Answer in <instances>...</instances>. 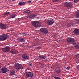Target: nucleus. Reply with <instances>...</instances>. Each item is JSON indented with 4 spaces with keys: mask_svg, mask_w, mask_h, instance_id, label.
I'll return each mask as SVG.
<instances>
[{
    "mask_svg": "<svg viewBox=\"0 0 79 79\" xmlns=\"http://www.w3.org/2000/svg\"><path fill=\"white\" fill-rule=\"evenodd\" d=\"M8 38V35L7 34H4L0 36V41H4Z\"/></svg>",
    "mask_w": 79,
    "mask_h": 79,
    "instance_id": "obj_1",
    "label": "nucleus"
},
{
    "mask_svg": "<svg viewBox=\"0 0 79 79\" xmlns=\"http://www.w3.org/2000/svg\"><path fill=\"white\" fill-rule=\"evenodd\" d=\"M14 68L15 69L19 70L20 69H22L23 67L19 63H15L14 65Z\"/></svg>",
    "mask_w": 79,
    "mask_h": 79,
    "instance_id": "obj_2",
    "label": "nucleus"
},
{
    "mask_svg": "<svg viewBox=\"0 0 79 79\" xmlns=\"http://www.w3.org/2000/svg\"><path fill=\"white\" fill-rule=\"evenodd\" d=\"M67 41L70 44H73L74 45H75L77 44L75 42V40H74L73 38H68L67 39Z\"/></svg>",
    "mask_w": 79,
    "mask_h": 79,
    "instance_id": "obj_3",
    "label": "nucleus"
},
{
    "mask_svg": "<svg viewBox=\"0 0 79 79\" xmlns=\"http://www.w3.org/2000/svg\"><path fill=\"white\" fill-rule=\"evenodd\" d=\"M32 25L35 27H38L40 26V23L38 21H34L32 22Z\"/></svg>",
    "mask_w": 79,
    "mask_h": 79,
    "instance_id": "obj_4",
    "label": "nucleus"
},
{
    "mask_svg": "<svg viewBox=\"0 0 79 79\" xmlns=\"http://www.w3.org/2000/svg\"><path fill=\"white\" fill-rule=\"evenodd\" d=\"M47 23L48 25H52V24H54L53 19H48L47 21Z\"/></svg>",
    "mask_w": 79,
    "mask_h": 79,
    "instance_id": "obj_5",
    "label": "nucleus"
},
{
    "mask_svg": "<svg viewBox=\"0 0 79 79\" xmlns=\"http://www.w3.org/2000/svg\"><path fill=\"white\" fill-rule=\"evenodd\" d=\"M10 47L9 46H6L2 49V50L5 52H8V51L10 50Z\"/></svg>",
    "mask_w": 79,
    "mask_h": 79,
    "instance_id": "obj_6",
    "label": "nucleus"
},
{
    "mask_svg": "<svg viewBox=\"0 0 79 79\" xmlns=\"http://www.w3.org/2000/svg\"><path fill=\"white\" fill-rule=\"evenodd\" d=\"M40 31L45 34H46L48 33V30L47 29L45 28H41L40 29Z\"/></svg>",
    "mask_w": 79,
    "mask_h": 79,
    "instance_id": "obj_7",
    "label": "nucleus"
},
{
    "mask_svg": "<svg viewBox=\"0 0 79 79\" xmlns=\"http://www.w3.org/2000/svg\"><path fill=\"white\" fill-rule=\"evenodd\" d=\"M8 25H4L2 23L0 24V28L2 29H6L8 28Z\"/></svg>",
    "mask_w": 79,
    "mask_h": 79,
    "instance_id": "obj_8",
    "label": "nucleus"
},
{
    "mask_svg": "<svg viewBox=\"0 0 79 79\" xmlns=\"http://www.w3.org/2000/svg\"><path fill=\"white\" fill-rule=\"evenodd\" d=\"M1 72L2 73H6L8 72V68L6 67H3L1 69Z\"/></svg>",
    "mask_w": 79,
    "mask_h": 79,
    "instance_id": "obj_9",
    "label": "nucleus"
},
{
    "mask_svg": "<svg viewBox=\"0 0 79 79\" xmlns=\"http://www.w3.org/2000/svg\"><path fill=\"white\" fill-rule=\"evenodd\" d=\"M64 5L66 6L67 8H71L72 6V5H73V4L71 3H65L64 4Z\"/></svg>",
    "mask_w": 79,
    "mask_h": 79,
    "instance_id": "obj_10",
    "label": "nucleus"
},
{
    "mask_svg": "<svg viewBox=\"0 0 79 79\" xmlns=\"http://www.w3.org/2000/svg\"><path fill=\"white\" fill-rule=\"evenodd\" d=\"M26 76L28 77H32L33 76V73L32 72H28L26 74Z\"/></svg>",
    "mask_w": 79,
    "mask_h": 79,
    "instance_id": "obj_11",
    "label": "nucleus"
},
{
    "mask_svg": "<svg viewBox=\"0 0 79 79\" xmlns=\"http://www.w3.org/2000/svg\"><path fill=\"white\" fill-rule=\"evenodd\" d=\"M22 58L24 59V60H27L29 58V56L28 55L26 54H24L22 55Z\"/></svg>",
    "mask_w": 79,
    "mask_h": 79,
    "instance_id": "obj_12",
    "label": "nucleus"
},
{
    "mask_svg": "<svg viewBox=\"0 0 79 79\" xmlns=\"http://www.w3.org/2000/svg\"><path fill=\"white\" fill-rule=\"evenodd\" d=\"M73 32L76 35H79V30L78 29H75L73 31Z\"/></svg>",
    "mask_w": 79,
    "mask_h": 79,
    "instance_id": "obj_13",
    "label": "nucleus"
},
{
    "mask_svg": "<svg viewBox=\"0 0 79 79\" xmlns=\"http://www.w3.org/2000/svg\"><path fill=\"white\" fill-rule=\"evenodd\" d=\"M16 16H17V15L15 14H13L10 15L8 17V18H15Z\"/></svg>",
    "mask_w": 79,
    "mask_h": 79,
    "instance_id": "obj_14",
    "label": "nucleus"
},
{
    "mask_svg": "<svg viewBox=\"0 0 79 79\" xmlns=\"http://www.w3.org/2000/svg\"><path fill=\"white\" fill-rule=\"evenodd\" d=\"M55 71L56 74H59L61 72V69L60 68L56 69L55 70Z\"/></svg>",
    "mask_w": 79,
    "mask_h": 79,
    "instance_id": "obj_15",
    "label": "nucleus"
},
{
    "mask_svg": "<svg viewBox=\"0 0 79 79\" xmlns=\"http://www.w3.org/2000/svg\"><path fill=\"white\" fill-rule=\"evenodd\" d=\"M39 58H40V59H41L42 60H44L45 59L46 57H45V56H44V55H40L39 56Z\"/></svg>",
    "mask_w": 79,
    "mask_h": 79,
    "instance_id": "obj_16",
    "label": "nucleus"
},
{
    "mask_svg": "<svg viewBox=\"0 0 79 79\" xmlns=\"http://www.w3.org/2000/svg\"><path fill=\"white\" fill-rule=\"evenodd\" d=\"M10 52L11 53L14 54L15 53H18V51L15 49H12L11 50Z\"/></svg>",
    "mask_w": 79,
    "mask_h": 79,
    "instance_id": "obj_17",
    "label": "nucleus"
},
{
    "mask_svg": "<svg viewBox=\"0 0 79 79\" xmlns=\"http://www.w3.org/2000/svg\"><path fill=\"white\" fill-rule=\"evenodd\" d=\"M19 42H25V40L22 38H20L19 39Z\"/></svg>",
    "mask_w": 79,
    "mask_h": 79,
    "instance_id": "obj_18",
    "label": "nucleus"
},
{
    "mask_svg": "<svg viewBox=\"0 0 79 79\" xmlns=\"http://www.w3.org/2000/svg\"><path fill=\"white\" fill-rule=\"evenodd\" d=\"M10 73L11 76H13V75H15V72L14 71H12L10 72Z\"/></svg>",
    "mask_w": 79,
    "mask_h": 79,
    "instance_id": "obj_19",
    "label": "nucleus"
},
{
    "mask_svg": "<svg viewBox=\"0 0 79 79\" xmlns=\"http://www.w3.org/2000/svg\"><path fill=\"white\" fill-rule=\"evenodd\" d=\"M76 17L79 18V10L77 11V13H76Z\"/></svg>",
    "mask_w": 79,
    "mask_h": 79,
    "instance_id": "obj_20",
    "label": "nucleus"
},
{
    "mask_svg": "<svg viewBox=\"0 0 79 79\" xmlns=\"http://www.w3.org/2000/svg\"><path fill=\"white\" fill-rule=\"evenodd\" d=\"M25 3H26V2H19V5L20 6L23 5H24V4H25Z\"/></svg>",
    "mask_w": 79,
    "mask_h": 79,
    "instance_id": "obj_21",
    "label": "nucleus"
},
{
    "mask_svg": "<svg viewBox=\"0 0 79 79\" xmlns=\"http://www.w3.org/2000/svg\"><path fill=\"white\" fill-rule=\"evenodd\" d=\"M36 15H31L30 16V18H35V17Z\"/></svg>",
    "mask_w": 79,
    "mask_h": 79,
    "instance_id": "obj_22",
    "label": "nucleus"
},
{
    "mask_svg": "<svg viewBox=\"0 0 79 79\" xmlns=\"http://www.w3.org/2000/svg\"><path fill=\"white\" fill-rule=\"evenodd\" d=\"M61 0H52L53 2H56V3L59 2Z\"/></svg>",
    "mask_w": 79,
    "mask_h": 79,
    "instance_id": "obj_23",
    "label": "nucleus"
},
{
    "mask_svg": "<svg viewBox=\"0 0 79 79\" xmlns=\"http://www.w3.org/2000/svg\"><path fill=\"white\" fill-rule=\"evenodd\" d=\"M25 14V15H30V14H31V11H29L28 12H26L25 11L24 12Z\"/></svg>",
    "mask_w": 79,
    "mask_h": 79,
    "instance_id": "obj_24",
    "label": "nucleus"
},
{
    "mask_svg": "<svg viewBox=\"0 0 79 79\" xmlns=\"http://www.w3.org/2000/svg\"><path fill=\"white\" fill-rule=\"evenodd\" d=\"M76 57L77 58V59L79 60V54H77L75 55Z\"/></svg>",
    "mask_w": 79,
    "mask_h": 79,
    "instance_id": "obj_25",
    "label": "nucleus"
},
{
    "mask_svg": "<svg viewBox=\"0 0 79 79\" xmlns=\"http://www.w3.org/2000/svg\"><path fill=\"white\" fill-rule=\"evenodd\" d=\"M68 25H69L68 27H69V26H71L73 25V23L70 22L68 24Z\"/></svg>",
    "mask_w": 79,
    "mask_h": 79,
    "instance_id": "obj_26",
    "label": "nucleus"
},
{
    "mask_svg": "<svg viewBox=\"0 0 79 79\" xmlns=\"http://www.w3.org/2000/svg\"><path fill=\"white\" fill-rule=\"evenodd\" d=\"M75 48H76V49H79V45H77V44L75 45Z\"/></svg>",
    "mask_w": 79,
    "mask_h": 79,
    "instance_id": "obj_27",
    "label": "nucleus"
},
{
    "mask_svg": "<svg viewBox=\"0 0 79 79\" xmlns=\"http://www.w3.org/2000/svg\"><path fill=\"white\" fill-rule=\"evenodd\" d=\"M27 34V33H24L22 34V35L23 36H26Z\"/></svg>",
    "mask_w": 79,
    "mask_h": 79,
    "instance_id": "obj_28",
    "label": "nucleus"
},
{
    "mask_svg": "<svg viewBox=\"0 0 79 79\" xmlns=\"http://www.w3.org/2000/svg\"><path fill=\"white\" fill-rule=\"evenodd\" d=\"M10 14V12H7L4 14V16H6Z\"/></svg>",
    "mask_w": 79,
    "mask_h": 79,
    "instance_id": "obj_29",
    "label": "nucleus"
},
{
    "mask_svg": "<svg viewBox=\"0 0 79 79\" xmlns=\"http://www.w3.org/2000/svg\"><path fill=\"white\" fill-rule=\"evenodd\" d=\"M77 24H79V20H77L76 21Z\"/></svg>",
    "mask_w": 79,
    "mask_h": 79,
    "instance_id": "obj_30",
    "label": "nucleus"
},
{
    "mask_svg": "<svg viewBox=\"0 0 79 79\" xmlns=\"http://www.w3.org/2000/svg\"><path fill=\"white\" fill-rule=\"evenodd\" d=\"M66 69L67 70H69V69H70V67H67Z\"/></svg>",
    "mask_w": 79,
    "mask_h": 79,
    "instance_id": "obj_31",
    "label": "nucleus"
},
{
    "mask_svg": "<svg viewBox=\"0 0 79 79\" xmlns=\"http://www.w3.org/2000/svg\"><path fill=\"white\" fill-rule=\"evenodd\" d=\"M79 0H74V2L75 3H77V2H78Z\"/></svg>",
    "mask_w": 79,
    "mask_h": 79,
    "instance_id": "obj_32",
    "label": "nucleus"
},
{
    "mask_svg": "<svg viewBox=\"0 0 79 79\" xmlns=\"http://www.w3.org/2000/svg\"><path fill=\"white\" fill-rule=\"evenodd\" d=\"M54 77L55 79H60V78L58 77Z\"/></svg>",
    "mask_w": 79,
    "mask_h": 79,
    "instance_id": "obj_33",
    "label": "nucleus"
},
{
    "mask_svg": "<svg viewBox=\"0 0 79 79\" xmlns=\"http://www.w3.org/2000/svg\"><path fill=\"white\" fill-rule=\"evenodd\" d=\"M41 66V67H42V68H44V67L45 66V65H44V64H42Z\"/></svg>",
    "mask_w": 79,
    "mask_h": 79,
    "instance_id": "obj_34",
    "label": "nucleus"
},
{
    "mask_svg": "<svg viewBox=\"0 0 79 79\" xmlns=\"http://www.w3.org/2000/svg\"><path fill=\"white\" fill-rule=\"evenodd\" d=\"M36 48H37V49H40V48H41V47H36Z\"/></svg>",
    "mask_w": 79,
    "mask_h": 79,
    "instance_id": "obj_35",
    "label": "nucleus"
},
{
    "mask_svg": "<svg viewBox=\"0 0 79 79\" xmlns=\"http://www.w3.org/2000/svg\"><path fill=\"white\" fill-rule=\"evenodd\" d=\"M2 73V69H0V73Z\"/></svg>",
    "mask_w": 79,
    "mask_h": 79,
    "instance_id": "obj_36",
    "label": "nucleus"
},
{
    "mask_svg": "<svg viewBox=\"0 0 79 79\" xmlns=\"http://www.w3.org/2000/svg\"><path fill=\"white\" fill-rule=\"evenodd\" d=\"M28 3H30L31 2V1H29L27 2Z\"/></svg>",
    "mask_w": 79,
    "mask_h": 79,
    "instance_id": "obj_37",
    "label": "nucleus"
},
{
    "mask_svg": "<svg viewBox=\"0 0 79 79\" xmlns=\"http://www.w3.org/2000/svg\"><path fill=\"white\" fill-rule=\"evenodd\" d=\"M29 65L30 66H32V63H30Z\"/></svg>",
    "mask_w": 79,
    "mask_h": 79,
    "instance_id": "obj_38",
    "label": "nucleus"
},
{
    "mask_svg": "<svg viewBox=\"0 0 79 79\" xmlns=\"http://www.w3.org/2000/svg\"><path fill=\"white\" fill-rule=\"evenodd\" d=\"M2 66H0V69H1V68Z\"/></svg>",
    "mask_w": 79,
    "mask_h": 79,
    "instance_id": "obj_39",
    "label": "nucleus"
},
{
    "mask_svg": "<svg viewBox=\"0 0 79 79\" xmlns=\"http://www.w3.org/2000/svg\"><path fill=\"white\" fill-rule=\"evenodd\" d=\"M13 1H15V0H12Z\"/></svg>",
    "mask_w": 79,
    "mask_h": 79,
    "instance_id": "obj_40",
    "label": "nucleus"
}]
</instances>
